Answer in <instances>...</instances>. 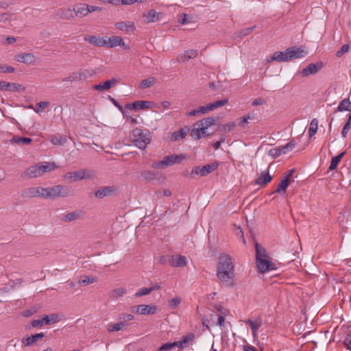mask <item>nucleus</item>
Returning a JSON list of instances; mask_svg holds the SVG:
<instances>
[{"label": "nucleus", "mask_w": 351, "mask_h": 351, "mask_svg": "<svg viewBox=\"0 0 351 351\" xmlns=\"http://www.w3.org/2000/svg\"><path fill=\"white\" fill-rule=\"evenodd\" d=\"M73 195V190L66 185H55L48 187V199L66 197Z\"/></svg>", "instance_id": "7ed1b4c3"}, {"label": "nucleus", "mask_w": 351, "mask_h": 351, "mask_svg": "<svg viewBox=\"0 0 351 351\" xmlns=\"http://www.w3.org/2000/svg\"><path fill=\"white\" fill-rule=\"evenodd\" d=\"M256 265L260 273L264 274L269 271L275 270L276 267L270 258L256 261Z\"/></svg>", "instance_id": "9b49d317"}, {"label": "nucleus", "mask_w": 351, "mask_h": 351, "mask_svg": "<svg viewBox=\"0 0 351 351\" xmlns=\"http://www.w3.org/2000/svg\"><path fill=\"white\" fill-rule=\"evenodd\" d=\"M84 216L83 211L77 210L64 215L61 220L64 222H71L82 219Z\"/></svg>", "instance_id": "6ab92c4d"}, {"label": "nucleus", "mask_w": 351, "mask_h": 351, "mask_svg": "<svg viewBox=\"0 0 351 351\" xmlns=\"http://www.w3.org/2000/svg\"><path fill=\"white\" fill-rule=\"evenodd\" d=\"M151 102L148 101L138 100L132 104V108L135 110H141L150 108Z\"/></svg>", "instance_id": "58836bf2"}, {"label": "nucleus", "mask_w": 351, "mask_h": 351, "mask_svg": "<svg viewBox=\"0 0 351 351\" xmlns=\"http://www.w3.org/2000/svg\"><path fill=\"white\" fill-rule=\"evenodd\" d=\"M106 44L105 45V47L108 48H113L117 46H121L124 49L128 48L123 40L120 36H112L110 38L106 37Z\"/></svg>", "instance_id": "ddd939ff"}, {"label": "nucleus", "mask_w": 351, "mask_h": 351, "mask_svg": "<svg viewBox=\"0 0 351 351\" xmlns=\"http://www.w3.org/2000/svg\"><path fill=\"white\" fill-rule=\"evenodd\" d=\"M236 126V124L234 122H230L227 124H225L223 125V130L224 132H229L231 130H232Z\"/></svg>", "instance_id": "69168bd1"}, {"label": "nucleus", "mask_w": 351, "mask_h": 351, "mask_svg": "<svg viewBox=\"0 0 351 351\" xmlns=\"http://www.w3.org/2000/svg\"><path fill=\"white\" fill-rule=\"evenodd\" d=\"M38 197L48 199V187L38 186Z\"/></svg>", "instance_id": "13d9d810"}, {"label": "nucleus", "mask_w": 351, "mask_h": 351, "mask_svg": "<svg viewBox=\"0 0 351 351\" xmlns=\"http://www.w3.org/2000/svg\"><path fill=\"white\" fill-rule=\"evenodd\" d=\"M60 321L59 316L58 314H49L45 315L38 319H34L32 321V326L36 328L39 326H42L44 325H49L54 323H57Z\"/></svg>", "instance_id": "0eeeda50"}, {"label": "nucleus", "mask_w": 351, "mask_h": 351, "mask_svg": "<svg viewBox=\"0 0 351 351\" xmlns=\"http://www.w3.org/2000/svg\"><path fill=\"white\" fill-rule=\"evenodd\" d=\"M347 121L341 132V135L343 138H346L348 132L351 128V112L347 115Z\"/></svg>", "instance_id": "49530a36"}, {"label": "nucleus", "mask_w": 351, "mask_h": 351, "mask_svg": "<svg viewBox=\"0 0 351 351\" xmlns=\"http://www.w3.org/2000/svg\"><path fill=\"white\" fill-rule=\"evenodd\" d=\"M181 302V298L179 296H176L169 300L168 304L171 309L177 308Z\"/></svg>", "instance_id": "603ef678"}, {"label": "nucleus", "mask_w": 351, "mask_h": 351, "mask_svg": "<svg viewBox=\"0 0 351 351\" xmlns=\"http://www.w3.org/2000/svg\"><path fill=\"white\" fill-rule=\"evenodd\" d=\"M44 337V333H37L32 336L25 337L22 339V343L25 346H30L38 340Z\"/></svg>", "instance_id": "a878e982"}, {"label": "nucleus", "mask_w": 351, "mask_h": 351, "mask_svg": "<svg viewBox=\"0 0 351 351\" xmlns=\"http://www.w3.org/2000/svg\"><path fill=\"white\" fill-rule=\"evenodd\" d=\"M344 154H345V152H341V154H339V155H337L335 157H332V158L331 160L330 165L328 167L329 171L335 170L337 167L339 162L341 161V160L343 158V156H344Z\"/></svg>", "instance_id": "4c0bfd02"}, {"label": "nucleus", "mask_w": 351, "mask_h": 351, "mask_svg": "<svg viewBox=\"0 0 351 351\" xmlns=\"http://www.w3.org/2000/svg\"><path fill=\"white\" fill-rule=\"evenodd\" d=\"M97 278L94 276H82L78 280V284L81 287H84L97 282Z\"/></svg>", "instance_id": "72a5a7b5"}, {"label": "nucleus", "mask_w": 351, "mask_h": 351, "mask_svg": "<svg viewBox=\"0 0 351 351\" xmlns=\"http://www.w3.org/2000/svg\"><path fill=\"white\" fill-rule=\"evenodd\" d=\"M245 324L250 326L252 330V336L254 339L258 337L257 330L263 324V320L260 317H257L254 320L251 319H248L245 321Z\"/></svg>", "instance_id": "4468645a"}, {"label": "nucleus", "mask_w": 351, "mask_h": 351, "mask_svg": "<svg viewBox=\"0 0 351 351\" xmlns=\"http://www.w3.org/2000/svg\"><path fill=\"white\" fill-rule=\"evenodd\" d=\"M131 141L135 146L141 149H145L150 143L151 136L148 130L135 128L131 134Z\"/></svg>", "instance_id": "f03ea898"}, {"label": "nucleus", "mask_w": 351, "mask_h": 351, "mask_svg": "<svg viewBox=\"0 0 351 351\" xmlns=\"http://www.w3.org/2000/svg\"><path fill=\"white\" fill-rule=\"evenodd\" d=\"M125 292H126L125 289H124L123 287L117 288V289L112 290L109 293V295L112 299L116 300V299L119 298V297L122 296Z\"/></svg>", "instance_id": "a19ab883"}, {"label": "nucleus", "mask_w": 351, "mask_h": 351, "mask_svg": "<svg viewBox=\"0 0 351 351\" xmlns=\"http://www.w3.org/2000/svg\"><path fill=\"white\" fill-rule=\"evenodd\" d=\"M337 111L342 112V111H350L351 112V103L348 98L343 99L341 100L334 112Z\"/></svg>", "instance_id": "f704fd0d"}, {"label": "nucleus", "mask_w": 351, "mask_h": 351, "mask_svg": "<svg viewBox=\"0 0 351 351\" xmlns=\"http://www.w3.org/2000/svg\"><path fill=\"white\" fill-rule=\"evenodd\" d=\"M0 90L10 92H24L25 87L19 84L0 80Z\"/></svg>", "instance_id": "1a4fd4ad"}, {"label": "nucleus", "mask_w": 351, "mask_h": 351, "mask_svg": "<svg viewBox=\"0 0 351 351\" xmlns=\"http://www.w3.org/2000/svg\"><path fill=\"white\" fill-rule=\"evenodd\" d=\"M134 315L132 314L124 313L119 316V320H121L124 324H126L127 322L132 321L134 319Z\"/></svg>", "instance_id": "052dcab7"}, {"label": "nucleus", "mask_w": 351, "mask_h": 351, "mask_svg": "<svg viewBox=\"0 0 351 351\" xmlns=\"http://www.w3.org/2000/svg\"><path fill=\"white\" fill-rule=\"evenodd\" d=\"M169 263L172 267H182L186 265V259L181 255L171 256L169 258Z\"/></svg>", "instance_id": "5701e85b"}, {"label": "nucleus", "mask_w": 351, "mask_h": 351, "mask_svg": "<svg viewBox=\"0 0 351 351\" xmlns=\"http://www.w3.org/2000/svg\"><path fill=\"white\" fill-rule=\"evenodd\" d=\"M287 53L289 60L291 59L301 58L306 55V51L296 47L287 48Z\"/></svg>", "instance_id": "2eb2a0df"}, {"label": "nucleus", "mask_w": 351, "mask_h": 351, "mask_svg": "<svg viewBox=\"0 0 351 351\" xmlns=\"http://www.w3.org/2000/svg\"><path fill=\"white\" fill-rule=\"evenodd\" d=\"M350 50V46L348 45H343L339 50L337 51L336 56L337 57H341L344 53L348 52Z\"/></svg>", "instance_id": "680f3d73"}, {"label": "nucleus", "mask_w": 351, "mask_h": 351, "mask_svg": "<svg viewBox=\"0 0 351 351\" xmlns=\"http://www.w3.org/2000/svg\"><path fill=\"white\" fill-rule=\"evenodd\" d=\"M217 162H212L203 167L197 166L192 169L190 173V177L193 178L195 176H206L210 173L216 170L218 167Z\"/></svg>", "instance_id": "423d86ee"}, {"label": "nucleus", "mask_w": 351, "mask_h": 351, "mask_svg": "<svg viewBox=\"0 0 351 351\" xmlns=\"http://www.w3.org/2000/svg\"><path fill=\"white\" fill-rule=\"evenodd\" d=\"M228 103V99H223L221 100H219L213 103H209L210 110H213L214 109L218 108L219 107L223 106L224 105Z\"/></svg>", "instance_id": "3c124183"}, {"label": "nucleus", "mask_w": 351, "mask_h": 351, "mask_svg": "<svg viewBox=\"0 0 351 351\" xmlns=\"http://www.w3.org/2000/svg\"><path fill=\"white\" fill-rule=\"evenodd\" d=\"M206 125H207L208 128L212 126L215 123V119L213 117H207L206 119H203Z\"/></svg>", "instance_id": "774afa93"}, {"label": "nucleus", "mask_w": 351, "mask_h": 351, "mask_svg": "<svg viewBox=\"0 0 351 351\" xmlns=\"http://www.w3.org/2000/svg\"><path fill=\"white\" fill-rule=\"evenodd\" d=\"M256 261L270 258L265 249L259 243H255Z\"/></svg>", "instance_id": "bb28decb"}, {"label": "nucleus", "mask_w": 351, "mask_h": 351, "mask_svg": "<svg viewBox=\"0 0 351 351\" xmlns=\"http://www.w3.org/2000/svg\"><path fill=\"white\" fill-rule=\"evenodd\" d=\"M74 12V18L75 16L78 17H84L86 16L88 13H90V10H88V5L87 4H79L77 5L73 9Z\"/></svg>", "instance_id": "aec40b11"}, {"label": "nucleus", "mask_w": 351, "mask_h": 351, "mask_svg": "<svg viewBox=\"0 0 351 351\" xmlns=\"http://www.w3.org/2000/svg\"><path fill=\"white\" fill-rule=\"evenodd\" d=\"M66 142V137L62 136H54L51 138V143L54 145H62Z\"/></svg>", "instance_id": "8fccbe9b"}, {"label": "nucleus", "mask_w": 351, "mask_h": 351, "mask_svg": "<svg viewBox=\"0 0 351 351\" xmlns=\"http://www.w3.org/2000/svg\"><path fill=\"white\" fill-rule=\"evenodd\" d=\"M289 181H288V178H284L281 180L280 183L278 184V188L276 192L280 194H284L289 186Z\"/></svg>", "instance_id": "79ce46f5"}, {"label": "nucleus", "mask_w": 351, "mask_h": 351, "mask_svg": "<svg viewBox=\"0 0 351 351\" xmlns=\"http://www.w3.org/2000/svg\"><path fill=\"white\" fill-rule=\"evenodd\" d=\"M32 139L28 137H22L19 136H15L13 137V138L11 140L12 143H14L18 145H27L32 143Z\"/></svg>", "instance_id": "ea45409f"}, {"label": "nucleus", "mask_w": 351, "mask_h": 351, "mask_svg": "<svg viewBox=\"0 0 351 351\" xmlns=\"http://www.w3.org/2000/svg\"><path fill=\"white\" fill-rule=\"evenodd\" d=\"M186 135V132L184 130V129H181L179 131L175 132L173 134L172 139L173 141H178L180 138H184Z\"/></svg>", "instance_id": "6e6d98bb"}, {"label": "nucleus", "mask_w": 351, "mask_h": 351, "mask_svg": "<svg viewBox=\"0 0 351 351\" xmlns=\"http://www.w3.org/2000/svg\"><path fill=\"white\" fill-rule=\"evenodd\" d=\"M15 69L11 66L0 64V71L3 73H12Z\"/></svg>", "instance_id": "e2e57ef3"}, {"label": "nucleus", "mask_w": 351, "mask_h": 351, "mask_svg": "<svg viewBox=\"0 0 351 351\" xmlns=\"http://www.w3.org/2000/svg\"><path fill=\"white\" fill-rule=\"evenodd\" d=\"M24 174H25V176H26L30 178H38V177L42 176L40 171L39 170V168H38V165H37V164H36L35 165H32V166L29 167V168H27L25 170Z\"/></svg>", "instance_id": "7c9ffc66"}, {"label": "nucleus", "mask_w": 351, "mask_h": 351, "mask_svg": "<svg viewBox=\"0 0 351 351\" xmlns=\"http://www.w3.org/2000/svg\"><path fill=\"white\" fill-rule=\"evenodd\" d=\"M128 326V324H124L122 321L119 320L118 323L110 325L108 327V332L119 331Z\"/></svg>", "instance_id": "a18cd8bd"}, {"label": "nucleus", "mask_w": 351, "mask_h": 351, "mask_svg": "<svg viewBox=\"0 0 351 351\" xmlns=\"http://www.w3.org/2000/svg\"><path fill=\"white\" fill-rule=\"evenodd\" d=\"M176 348V344L173 343H166L162 345L156 351H171L172 350Z\"/></svg>", "instance_id": "864d4df0"}, {"label": "nucleus", "mask_w": 351, "mask_h": 351, "mask_svg": "<svg viewBox=\"0 0 351 351\" xmlns=\"http://www.w3.org/2000/svg\"><path fill=\"white\" fill-rule=\"evenodd\" d=\"M272 179V177L267 171H261L259 176L256 179V184L258 185H265Z\"/></svg>", "instance_id": "c85d7f7f"}, {"label": "nucleus", "mask_w": 351, "mask_h": 351, "mask_svg": "<svg viewBox=\"0 0 351 351\" xmlns=\"http://www.w3.org/2000/svg\"><path fill=\"white\" fill-rule=\"evenodd\" d=\"M56 19L59 18L64 20H70L74 18L73 10L71 8H64L58 10Z\"/></svg>", "instance_id": "393cba45"}, {"label": "nucleus", "mask_w": 351, "mask_h": 351, "mask_svg": "<svg viewBox=\"0 0 351 351\" xmlns=\"http://www.w3.org/2000/svg\"><path fill=\"white\" fill-rule=\"evenodd\" d=\"M268 154L272 156L273 158H277L282 155V153L280 152L279 147H277L270 149L268 152Z\"/></svg>", "instance_id": "bf43d9fd"}, {"label": "nucleus", "mask_w": 351, "mask_h": 351, "mask_svg": "<svg viewBox=\"0 0 351 351\" xmlns=\"http://www.w3.org/2000/svg\"><path fill=\"white\" fill-rule=\"evenodd\" d=\"M77 81H80L79 71L73 72L70 73L68 77L62 79V82H74Z\"/></svg>", "instance_id": "09e8293b"}, {"label": "nucleus", "mask_w": 351, "mask_h": 351, "mask_svg": "<svg viewBox=\"0 0 351 351\" xmlns=\"http://www.w3.org/2000/svg\"><path fill=\"white\" fill-rule=\"evenodd\" d=\"M156 173L150 170H145L141 172L139 179L150 182L155 179Z\"/></svg>", "instance_id": "c9c22d12"}, {"label": "nucleus", "mask_w": 351, "mask_h": 351, "mask_svg": "<svg viewBox=\"0 0 351 351\" xmlns=\"http://www.w3.org/2000/svg\"><path fill=\"white\" fill-rule=\"evenodd\" d=\"M295 147V143L293 140L290 141L285 145L280 146L279 148L282 154H285L291 151Z\"/></svg>", "instance_id": "37998d69"}, {"label": "nucleus", "mask_w": 351, "mask_h": 351, "mask_svg": "<svg viewBox=\"0 0 351 351\" xmlns=\"http://www.w3.org/2000/svg\"><path fill=\"white\" fill-rule=\"evenodd\" d=\"M95 72L92 69L79 70L80 81H85L93 76Z\"/></svg>", "instance_id": "e433bc0d"}, {"label": "nucleus", "mask_w": 351, "mask_h": 351, "mask_svg": "<svg viewBox=\"0 0 351 351\" xmlns=\"http://www.w3.org/2000/svg\"><path fill=\"white\" fill-rule=\"evenodd\" d=\"M115 190L116 189L114 186H104L97 190L95 193V195L97 198L102 199L112 195Z\"/></svg>", "instance_id": "a211bd4d"}, {"label": "nucleus", "mask_w": 351, "mask_h": 351, "mask_svg": "<svg viewBox=\"0 0 351 351\" xmlns=\"http://www.w3.org/2000/svg\"><path fill=\"white\" fill-rule=\"evenodd\" d=\"M116 27L125 32H134L136 29L134 23L131 21H120L115 24Z\"/></svg>", "instance_id": "b1692460"}, {"label": "nucleus", "mask_w": 351, "mask_h": 351, "mask_svg": "<svg viewBox=\"0 0 351 351\" xmlns=\"http://www.w3.org/2000/svg\"><path fill=\"white\" fill-rule=\"evenodd\" d=\"M199 114H205L210 110L209 104L197 108Z\"/></svg>", "instance_id": "338daca9"}, {"label": "nucleus", "mask_w": 351, "mask_h": 351, "mask_svg": "<svg viewBox=\"0 0 351 351\" xmlns=\"http://www.w3.org/2000/svg\"><path fill=\"white\" fill-rule=\"evenodd\" d=\"M157 307L155 305L140 304L137 305L136 314L153 315L156 312Z\"/></svg>", "instance_id": "dca6fc26"}, {"label": "nucleus", "mask_w": 351, "mask_h": 351, "mask_svg": "<svg viewBox=\"0 0 351 351\" xmlns=\"http://www.w3.org/2000/svg\"><path fill=\"white\" fill-rule=\"evenodd\" d=\"M161 13L156 12L155 10L152 9L148 11L147 14H143V17L146 19V23H156L160 19Z\"/></svg>", "instance_id": "4be33fe9"}, {"label": "nucleus", "mask_w": 351, "mask_h": 351, "mask_svg": "<svg viewBox=\"0 0 351 351\" xmlns=\"http://www.w3.org/2000/svg\"><path fill=\"white\" fill-rule=\"evenodd\" d=\"M119 83V80L116 78H112L104 82L96 84L93 86V88L96 90L102 91L104 90H108L112 87L114 86Z\"/></svg>", "instance_id": "f3484780"}, {"label": "nucleus", "mask_w": 351, "mask_h": 351, "mask_svg": "<svg viewBox=\"0 0 351 351\" xmlns=\"http://www.w3.org/2000/svg\"><path fill=\"white\" fill-rule=\"evenodd\" d=\"M343 344L348 350L351 351V331L348 334L343 340Z\"/></svg>", "instance_id": "0e129e2a"}, {"label": "nucleus", "mask_w": 351, "mask_h": 351, "mask_svg": "<svg viewBox=\"0 0 351 351\" xmlns=\"http://www.w3.org/2000/svg\"><path fill=\"white\" fill-rule=\"evenodd\" d=\"M208 128V127L206 125L204 120L202 119L195 123V128L191 132V136L195 140H198L203 136H208L209 134L206 133V130Z\"/></svg>", "instance_id": "6e6552de"}, {"label": "nucleus", "mask_w": 351, "mask_h": 351, "mask_svg": "<svg viewBox=\"0 0 351 351\" xmlns=\"http://www.w3.org/2000/svg\"><path fill=\"white\" fill-rule=\"evenodd\" d=\"M84 40L90 45L97 47H105L106 44V36L86 35Z\"/></svg>", "instance_id": "9d476101"}, {"label": "nucleus", "mask_w": 351, "mask_h": 351, "mask_svg": "<svg viewBox=\"0 0 351 351\" xmlns=\"http://www.w3.org/2000/svg\"><path fill=\"white\" fill-rule=\"evenodd\" d=\"M37 165H38L41 176L45 173L53 171L58 167L55 162H39L37 163Z\"/></svg>", "instance_id": "cd10ccee"}, {"label": "nucleus", "mask_w": 351, "mask_h": 351, "mask_svg": "<svg viewBox=\"0 0 351 351\" xmlns=\"http://www.w3.org/2000/svg\"><path fill=\"white\" fill-rule=\"evenodd\" d=\"M321 68L318 63H311L306 67L300 71V75L303 77L308 76L311 74H315Z\"/></svg>", "instance_id": "412c9836"}, {"label": "nucleus", "mask_w": 351, "mask_h": 351, "mask_svg": "<svg viewBox=\"0 0 351 351\" xmlns=\"http://www.w3.org/2000/svg\"><path fill=\"white\" fill-rule=\"evenodd\" d=\"M156 82V79L153 77H148L141 81L139 87L141 88H149Z\"/></svg>", "instance_id": "de8ad7c7"}, {"label": "nucleus", "mask_w": 351, "mask_h": 351, "mask_svg": "<svg viewBox=\"0 0 351 351\" xmlns=\"http://www.w3.org/2000/svg\"><path fill=\"white\" fill-rule=\"evenodd\" d=\"M217 275L221 282L230 284V280L234 276V265L229 255L221 254L219 256Z\"/></svg>", "instance_id": "f257e3e1"}, {"label": "nucleus", "mask_w": 351, "mask_h": 351, "mask_svg": "<svg viewBox=\"0 0 351 351\" xmlns=\"http://www.w3.org/2000/svg\"><path fill=\"white\" fill-rule=\"evenodd\" d=\"M197 56V51L195 49H189L186 51L183 54H180L178 57V60L180 62H186L191 58H194Z\"/></svg>", "instance_id": "c756f323"}, {"label": "nucleus", "mask_w": 351, "mask_h": 351, "mask_svg": "<svg viewBox=\"0 0 351 351\" xmlns=\"http://www.w3.org/2000/svg\"><path fill=\"white\" fill-rule=\"evenodd\" d=\"M318 127V120L316 118L312 119L309 128H308V134L310 137L313 136L317 132Z\"/></svg>", "instance_id": "c03bdc74"}, {"label": "nucleus", "mask_w": 351, "mask_h": 351, "mask_svg": "<svg viewBox=\"0 0 351 351\" xmlns=\"http://www.w3.org/2000/svg\"><path fill=\"white\" fill-rule=\"evenodd\" d=\"M22 196L25 198L38 197V186L25 189L22 193Z\"/></svg>", "instance_id": "473e14b6"}, {"label": "nucleus", "mask_w": 351, "mask_h": 351, "mask_svg": "<svg viewBox=\"0 0 351 351\" xmlns=\"http://www.w3.org/2000/svg\"><path fill=\"white\" fill-rule=\"evenodd\" d=\"M94 178V171L87 169H82L73 172H68L63 176V178L64 180H71L74 182L86 179L92 180Z\"/></svg>", "instance_id": "20e7f679"}, {"label": "nucleus", "mask_w": 351, "mask_h": 351, "mask_svg": "<svg viewBox=\"0 0 351 351\" xmlns=\"http://www.w3.org/2000/svg\"><path fill=\"white\" fill-rule=\"evenodd\" d=\"M49 105V101H40L36 104V107H38V108H36L34 110V111L36 113L40 114V113L43 112V109L47 107Z\"/></svg>", "instance_id": "4d7b16f0"}, {"label": "nucleus", "mask_w": 351, "mask_h": 351, "mask_svg": "<svg viewBox=\"0 0 351 351\" xmlns=\"http://www.w3.org/2000/svg\"><path fill=\"white\" fill-rule=\"evenodd\" d=\"M14 59L16 62L29 64H33L36 62L35 56L31 53L16 54L14 56Z\"/></svg>", "instance_id": "f8f14e48"}, {"label": "nucleus", "mask_w": 351, "mask_h": 351, "mask_svg": "<svg viewBox=\"0 0 351 351\" xmlns=\"http://www.w3.org/2000/svg\"><path fill=\"white\" fill-rule=\"evenodd\" d=\"M271 60H275L277 62H285L289 61V58L288 57L287 49L285 51H276L271 56Z\"/></svg>", "instance_id": "2f4dec72"}, {"label": "nucleus", "mask_w": 351, "mask_h": 351, "mask_svg": "<svg viewBox=\"0 0 351 351\" xmlns=\"http://www.w3.org/2000/svg\"><path fill=\"white\" fill-rule=\"evenodd\" d=\"M182 154H171L165 156L161 160L154 162L152 167L156 169H164L167 166L180 163L185 158Z\"/></svg>", "instance_id": "39448f33"}, {"label": "nucleus", "mask_w": 351, "mask_h": 351, "mask_svg": "<svg viewBox=\"0 0 351 351\" xmlns=\"http://www.w3.org/2000/svg\"><path fill=\"white\" fill-rule=\"evenodd\" d=\"M152 293V289H149V287H143L138 289L134 294V296L136 298L141 297L143 295H149Z\"/></svg>", "instance_id": "5fc2aeb1"}]
</instances>
